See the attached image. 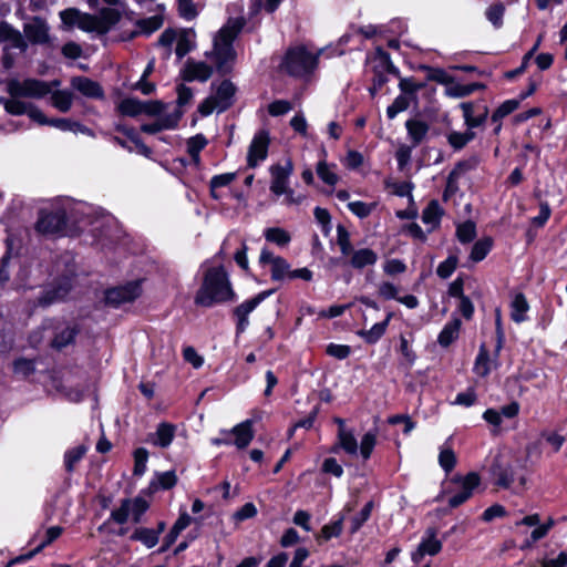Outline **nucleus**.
Returning a JSON list of instances; mask_svg holds the SVG:
<instances>
[{
    "label": "nucleus",
    "instance_id": "obj_1",
    "mask_svg": "<svg viewBox=\"0 0 567 567\" xmlns=\"http://www.w3.org/2000/svg\"><path fill=\"white\" fill-rule=\"evenodd\" d=\"M6 91L9 97L0 96V105L9 115H27L31 121H43L41 109L23 99L45 97L51 92V84L34 78L10 79L6 83Z\"/></svg>",
    "mask_w": 567,
    "mask_h": 567
},
{
    "label": "nucleus",
    "instance_id": "obj_2",
    "mask_svg": "<svg viewBox=\"0 0 567 567\" xmlns=\"http://www.w3.org/2000/svg\"><path fill=\"white\" fill-rule=\"evenodd\" d=\"M234 297L228 276L223 267H213L204 274L203 282L196 292L194 302L199 307H212L226 302Z\"/></svg>",
    "mask_w": 567,
    "mask_h": 567
},
{
    "label": "nucleus",
    "instance_id": "obj_3",
    "mask_svg": "<svg viewBox=\"0 0 567 567\" xmlns=\"http://www.w3.org/2000/svg\"><path fill=\"white\" fill-rule=\"evenodd\" d=\"M244 21L241 19H233L223 27L214 39V48L206 56L212 59L220 73H227L231 69L236 53L233 42L241 31Z\"/></svg>",
    "mask_w": 567,
    "mask_h": 567
},
{
    "label": "nucleus",
    "instance_id": "obj_4",
    "mask_svg": "<svg viewBox=\"0 0 567 567\" xmlns=\"http://www.w3.org/2000/svg\"><path fill=\"white\" fill-rule=\"evenodd\" d=\"M318 58V54H312L303 47H298L287 51L281 66L288 74L301 78L317 68Z\"/></svg>",
    "mask_w": 567,
    "mask_h": 567
},
{
    "label": "nucleus",
    "instance_id": "obj_5",
    "mask_svg": "<svg viewBox=\"0 0 567 567\" xmlns=\"http://www.w3.org/2000/svg\"><path fill=\"white\" fill-rule=\"evenodd\" d=\"M235 94L236 86L229 80H224L217 86L215 94L207 97L198 110L204 116L212 114L214 111L224 112L233 105Z\"/></svg>",
    "mask_w": 567,
    "mask_h": 567
},
{
    "label": "nucleus",
    "instance_id": "obj_6",
    "mask_svg": "<svg viewBox=\"0 0 567 567\" xmlns=\"http://www.w3.org/2000/svg\"><path fill=\"white\" fill-rule=\"evenodd\" d=\"M451 483L455 486V492L449 498V505L455 508L473 496L474 491L481 484V477L476 472H470L464 476L455 475Z\"/></svg>",
    "mask_w": 567,
    "mask_h": 567
},
{
    "label": "nucleus",
    "instance_id": "obj_7",
    "mask_svg": "<svg viewBox=\"0 0 567 567\" xmlns=\"http://www.w3.org/2000/svg\"><path fill=\"white\" fill-rule=\"evenodd\" d=\"M270 135L267 130H259L252 137L247 153V165L255 168L268 155Z\"/></svg>",
    "mask_w": 567,
    "mask_h": 567
},
{
    "label": "nucleus",
    "instance_id": "obj_8",
    "mask_svg": "<svg viewBox=\"0 0 567 567\" xmlns=\"http://www.w3.org/2000/svg\"><path fill=\"white\" fill-rule=\"evenodd\" d=\"M141 285L138 281L117 286L106 290L105 302L110 306L118 307L123 303L134 301L141 295Z\"/></svg>",
    "mask_w": 567,
    "mask_h": 567
},
{
    "label": "nucleus",
    "instance_id": "obj_9",
    "mask_svg": "<svg viewBox=\"0 0 567 567\" xmlns=\"http://www.w3.org/2000/svg\"><path fill=\"white\" fill-rule=\"evenodd\" d=\"M293 172V165L290 159L285 164H276L270 167L271 183L270 190L276 195H284L289 188V178Z\"/></svg>",
    "mask_w": 567,
    "mask_h": 567
},
{
    "label": "nucleus",
    "instance_id": "obj_10",
    "mask_svg": "<svg viewBox=\"0 0 567 567\" xmlns=\"http://www.w3.org/2000/svg\"><path fill=\"white\" fill-rule=\"evenodd\" d=\"M65 223L66 214L63 209H58L54 213L41 210L37 221V230L45 235L56 234L63 229Z\"/></svg>",
    "mask_w": 567,
    "mask_h": 567
},
{
    "label": "nucleus",
    "instance_id": "obj_11",
    "mask_svg": "<svg viewBox=\"0 0 567 567\" xmlns=\"http://www.w3.org/2000/svg\"><path fill=\"white\" fill-rule=\"evenodd\" d=\"M272 293V290H267L258 293L254 298L246 300L245 302L237 306L234 310V315L236 316L237 322V332H244L249 324L248 316L252 312L256 307L264 301L267 297Z\"/></svg>",
    "mask_w": 567,
    "mask_h": 567
},
{
    "label": "nucleus",
    "instance_id": "obj_12",
    "mask_svg": "<svg viewBox=\"0 0 567 567\" xmlns=\"http://www.w3.org/2000/svg\"><path fill=\"white\" fill-rule=\"evenodd\" d=\"M50 28L47 21L40 17H33L23 25V32L28 41L33 44H45L50 41Z\"/></svg>",
    "mask_w": 567,
    "mask_h": 567
},
{
    "label": "nucleus",
    "instance_id": "obj_13",
    "mask_svg": "<svg viewBox=\"0 0 567 567\" xmlns=\"http://www.w3.org/2000/svg\"><path fill=\"white\" fill-rule=\"evenodd\" d=\"M213 75V68L205 62L188 59L181 71L184 81L206 82Z\"/></svg>",
    "mask_w": 567,
    "mask_h": 567
},
{
    "label": "nucleus",
    "instance_id": "obj_14",
    "mask_svg": "<svg viewBox=\"0 0 567 567\" xmlns=\"http://www.w3.org/2000/svg\"><path fill=\"white\" fill-rule=\"evenodd\" d=\"M71 86L73 90L81 93L83 96L89 99H103L104 91L102 86L96 82L86 76H73L71 79Z\"/></svg>",
    "mask_w": 567,
    "mask_h": 567
},
{
    "label": "nucleus",
    "instance_id": "obj_15",
    "mask_svg": "<svg viewBox=\"0 0 567 567\" xmlns=\"http://www.w3.org/2000/svg\"><path fill=\"white\" fill-rule=\"evenodd\" d=\"M42 117H43V121H34V122L39 125L53 126V127H56L64 132L69 131V132L82 133V134L93 136V132L89 127L82 125L81 123H79L76 121H72L70 118H48L43 112H42Z\"/></svg>",
    "mask_w": 567,
    "mask_h": 567
},
{
    "label": "nucleus",
    "instance_id": "obj_16",
    "mask_svg": "<svg viewBox=\"0 0 567 567\" xmlns=\"http://www.w3.org/2000/svg\"><path fill=\"white\" fill-rule=\"evenodd\" d=\"M349 257L350 266L359 270L364 267L374 266L379 259L378 254L371 248L353 249Z\"/></svg>",
    "mask_w": 567,
    "mask_h": 567
},
{
    "label": "nucleus",
    "instance_id": "obj_17",
    "mask_svg": "<svg viewBox=\"0 0 567 567\" xmlns=\"http://www.w3.org/2000/svg\"><path fill=\"white\" fill-rule=\"evenodd\" d=\"M181 116L182 114L179 112L162 115L153 123L143 124L141 130L147 134H155L163 130H171L176 127Z\"/></svg>",
    "mask_w": 567,
    "mask_h": 567
},
{
    "label": "nucleus",
    "instance_id": "obj_18",
    "mask_svg": "<svg viewBox=\"0 0 567 567\" xmlns=\"http://www.w3.org/2000/svg\"><path fill=\"white\" fill-rule=\"evenodd\" d=\"M468 168V163L460 162L450 172L446 181V187L443 192V200H449L450 197L458 192V179Z\"/></svg>",
    "mask_w": 567,
    "mask_h": 567
},
{
    "label": "nucleus",
    "instance_id": "obj_19",
    "mask_svg": "<svg viewBox=\"0 0 567 567\" xmlns=\"http://www.w3.org/2000/svg\"><path fill=\"white\" fill-rule=\"evenodd\" d=\"M231 433L235 435L234 444L238 449H245L254 439L252 421L246 420L233 427Z\"/></svg>",
    "mask_w": 567,
    "mask_h": 567
},
{
    "label": "nucleus",
    "instance_id": "obj_20",
    "mask_svg": "<svg viewBox=\"0 0 567 567\" xmlns=\"http://www.w3.org/2000/svg\"><path fill=\"white\" fill-rule=\"evenodd\" d=\"M444 210L437 200H431L422 212V221L429 226V231L440 226Z\"/></svg>",
    "mask_w": 567,
    "mask_h": 567
},
{
    "label": "nucleus",
    "instance_id": "obj_21",
    "mask_svg": "<svg viewBox=\"0 0 567 567\" xmlns=\"http://www.w3.org/2000/svg\"><path fill=\"white\" fill-rule=\"evenodd\" d=\"M442 542L437 539V530L433 527H429L417 547L425 555L435 556L442 550Z\"/></svg>",
    "mask_w": 567,
    "mask_h": 567
},
{
    "label": "nucleus",
    "instance_id": "obj_22",
    "mask_svg": "<svg viewBox=\"0 0 567 567\" xmlns=\"http://www.w3.org/2000/svg\"><path fill=\"white\" fill-rule=\"evenodd\" d=\"M495 365L496 361L491 360L486 346L481 344L473 367L474 373L478 377L485 378L489 374L492 368Z\"/></svg>",
    "mask_w": 567,
    "mask_h": 567
},
{
    "label": "nucleus",
    "instance_id": "obj_23",
    "mask_svg": "<svg viewBox=\"0 0 567 567\" xmlns=\"http://www.w3.org/2000/svg\"><path fill=\"white\" fill-rule=\"evenodd\" d=\"M72 285L69 279L64 280L58 287L47 290L43 296L39 299V305L49 306L53 302L63 300L71 290Z\"/></svg>",
    "mask_w": 567,
    "mask_h": 567
},
{
    "label": "nucleus",
    "instance_id": "obj_24",
    "mask_svg": "<svg viewBox=\"0 0 567 567\" xmlns=\"http://www.w3.org/2000/svg\"><path fill=\"white\" fill-rule=\"evenodd\" d=\"M405 127L410 138L412 140V146L420 145L426 137L429 132V125L420 120H408Z\"/></svg>",
    "mask_w": 567,
    "mask_h": 567
},
{
    "label": "nucleus",
    "instance_id": "obj_25",
    "mask_svg": "<svg viewBox=\"0 0 567 567\" xmlns=\"http://www.w3.org/2000/svg\"><path fill=\"white\" fill-rule=\"evenodd\" d=\"M78 332L79 329L76 328V326L65 324L63 327H60L58 328L55 336L52 339L51 346L55 349H62L74 341Z\"/></svg>",
    "mask_w": 567,
    "mask_h": 567
},
{
    "label": "nucleus",
    "instance_id": "obj_26",
    "mask_svg": "<svg viewBox=\"0 0 567 567\" xmlns=\"http://www.w3.org/2000/svg\"><path fill=\"white\" fill-rule=\"evenodd\" d=\"M529 305L523 293H516L511 302V318L516 323H522L527 320V311Z\"/></svg>",
    "mask_w": 567,
    "mask_h": 567
},
{
    "label": "nucleus",
    "instance_id": "obj_27",
    "mask_svg": "<svg viewBox=\"0 0 567 567\" xmlns=\"http://www.w3.org/2000/svg\"><path fill=\"white\" fill-rule=\"evenodd\" d=\"M74 94L69 90H55L51 94V104L62 113H68L73 105Z\"/></svg>",
    "mask_w": 567,
    "mask_h": 567
},
{
    "label": "nucleus",
    "instance_id": "obj_28",
    "mask_svg": "<svg viewBox=\"0 0 567 567\" xmlns=\"http://www.w3.org/2000/svg\"><path fill=\"white\" fill-rule=\"evenodd\" d=\"M461 324L462 322L458 318H454L447 322L440 332L437 342L442 347H449L454 340L457 339Z\"/></svg>",
    "mask_w": 567,
    "mask_h": 567
},
{
    "label": "nucleus",
    "instance_id": "obj_29",
    "mask_svg": "<svg viewBox=\"0 0 567 567\" xmlns=\"http://www.w3.org/2000/svg\"><path fill=\"white\" fill-rule=\"evenodd\" d=\"M62 533V528L59 526H52L47 530L45 534V540H43L34 550H31L30 553L25 555H21L17 557L16 559H12L10 564H16L20 561H25L30 558H32L35 554H38L42 548H44L47 545L51 544L53 540H55Z\"/></svg>",
    "mask_w": 567,
    "mask_h": 567
},
{
    "label": "nucleus",
    "instance_id": "obj_30",
    "mask_svg": "<svg viewBox=\"0 0 567 567\" xmlns=\"http://www.w3.org/2000/svg\"><path fill=\"white\" fill-rule=\"evenodd\" d=\"M492 473L495 477V484L499 487L508 488L514 482V472L511 466H502L495 463L492 467Z\"/></svg>",
    "mask_w": 567,
    "mask_h": 567
},
{
    "label": "nucleus",
    "instance_id": "obj_31",
    "mask_svg": "<svg viewBox=\"0 0 567 567\" xmlns=\"http://www.w3.org/2000/svg\"><path fill=\"white\" fill-rule=\"evenodd\" d=\"M378 68H380V72L375 70V74H374V79H373L374 87L375 86L381 87L384 83H386L388 78L382 72H386V73H391V74H395V75L399 74L398 69L392 64V62L390 61V56L388 54L382 55Z\"/></svg>",
    "mask_w": 567,
    "mask_h": 567
},
{
    "label": "nucleus",
    "instance_id": "obj_32",
    "mask_svg": "<svg viewBox=\"0 0 567 567\" xmlns=\"http://www.w3.org/2000/svg\"><path fill=\"white\" fill-rule=\"evenodd\" d=\"M206 145L207 140L202 134L195 135L187 141V153L189 154L192 163L195 167H199V153Z\"/></svg>",
    "mask_w": 567,
    "mask_h": 567
},
{
    "label": "nucleus",
    "instance_id": "obj_33",
    "mask_svg": "<svg viewBox=\"0 0 567 567\" xmlns=\"http://www.w3.org/2000/svg\"><path fill=\"white\" fill-rule=\"evenodd\" d=\"M338 442L339 446L350 455H357L358 453V442L354 434L349 430L340 429L338 431Z\"/></svg>",
    "mask_w": 567,
    "mask_h": 567
},
{
    "label": "nucleus",
    "instance_id": "obj_34",
    "mask_svg": "<svg viewBox=\"0 0 567 567\" xmlns=\"http://www.w3.org/2000/svg\"><path fill=\"white\" fill-rule=\"evenodd\" d=\"M175 435V426L169 423H161L155 432L154 444L161 447H167Z\"/></svg>",
    "mask_w": 567,
    "mask_h": 567
},
{
    "label": "nucleus",
    "instance_id": "obj_35",
    "mask_svg": "<svg viewBox=\"0 0 567 567\" xmlns=\"http://www.w3.org/2000/svg\"><path fill=\"white\" fill-rule=\"evenodd\" d=\"M103 34L107 33L121 19V13L116 9L103 8L97 14Z\"/></svg>",
    "mask_w": 567,
    "mask_h": 567
},
{
    "label": "nucleus",
    "instance_id": "obj_36",
    "mask_svg": "<svg viewBox=\"0 0 567 567\" xmlns=\"http://www.w3.org/2000/svg\"><path fill=\"white\" fill-rule=\"evenodd\" d=\"M493 246V239L491 237H485L480 240H477L471 250L470 259L474 262L482 261Z\"/></svg>",
    "mask_w": 567,
    "mask_h": 567
},
{
    "label": "nucleus",
    "instance_id": "obj_37",
    "mask_svg": "<svg viewBox=\"0 0 567 567\" xmlns=\"http://www.w3.org/2000/svg\"><path fill=\"white\" fill-rule=\"evenodd\" d=\"M131 539L141 542L147 548H153L158 543L159 537L154 529L140 527L132 534Z\"/></svg>",
    "mask_w": 567,
    "mask_h": 567
},
{
    "label": "nucleus",
    "instance_id": "obj_38",
    "mask_svg": "<svg viewBox=\"0 0 567 567\" xmlns=\"http://www.w3.org/2000/svg\"><path fill=\"white\" fill-rule=\"evenodd\" d=\"M461 107L463 110L465 124L468 126V128H474L482 125L487 116L486 110H484V112L480 115H474V106L472 103H462Z\"/></svg>",
    "mask_w": 567,
    "mask_h": 567
},
{
    "label": "nucleus",
    "instance_id": "obj_39",
    "mask_svg": "<svg viewBox=\"0 0 567 567\" xmlns=\"http://www.w3.org/2000/svg\"><path fill=\"white\" fill-rule=\"evenodd\" d=\"M192 37H194L193 31H183L178 35L175 49V53L178 59H183L193 49L194 43Z\"/></svg>",
    "mask_w": 567,
    "mask_h": 567
},
{
    "label": "nucleus",
    "instance_id": "obj_40",
    "mask_svg": "<svg viewBox=\"0 0 567 567\" xmlns=\"http://www.w3.org/2000/svg\"><path fill=\"white\" fill-rule=\"evenodd\" d=\"M265 238L278 246H286L291 239L289 233L279 227L267 228L265 230Z\"/></svg>",
    "mask_w": 567,
    "mask_h": 567
},
{
    "label": "nucleus",
    "instance_id": "obj_41",
    "mask_svg": "<svg viewBox=\"0 0 567 567\" xmlns=\"http://www.w3.org/2000/svg\"><path fill=\"white\" fill-rule=\"evenodd\" d=\"M456 237L463 243H471L476 237V226L472 220L460 224L456 228Z\"/></svg>",
    "mask_w": 567,
    "mask_h": 567
},
{
    "label": "nucleus",
    "instance_id": "obj_42",
    "mask_svg": "<svg viewBox=\"0 0 567 567\" xmlns=\"http://www.w3.org/2000/svg\"><path fill=\"white\" fill-rule=\"evenodd\" d=\"M86 453V447L84 445H79L65 452L64 454V464L68 472H73L75 464L84 456Z\"/></svg>",
    "mask_w": 567,
    "mask_h": 567
},
{
    "label": "nucleus",
    "instance_id": "obj_43",
    "mask_svg": "<svg viewBox=\"0 0 567 567\" xmlns=\"http://www.w3.org/2000/svg\"><path fill=\"white\" fill-rule=\"evenodd\" d=\"M337 244L343 256H349L353 250L350 234L343 225L337 226Z\"/></svg>",
    "mask_w": 567,
    "mask_h": 567
},
{
    "label": "nucleus",
    "instance_id": "obj_44",
    "mask_svg": "<svg viewBox=\"0 0 567 567\" xmlns=\"http://www.w3.org/2000/svg\"><path fill=\"white\" fill-rule=\"evenodd\" d=\"M290 265L282 257H277L271 266V278L274 280H282L285 278L290 279Z\"/></svg>",
    "mask_w": 567,
    "mask_h": 567
},
{
    "label": "nucleus",
    "instance_id": "obj_45",
    "mask_svg": "<svg viewBox=\"0 0 567 567\" xmlns=\"http://www.w3.org/2000/svg\"><path fill=\"white\" fill-rule=\"evenodd\" d=\"M118 111L123 115L136 116L143 113V102L135 99H125L120 103Z\"/></svg>",
    "mask_w": 567,
    "mask_h": 567
},
{
    "label": "nucleus",
    "instance_id": "obj_46",
    "mask_svg": "<svg viewBox=\"0 0 567 567\" xmlns=\"http://www.w3.org/2000/svg\"><path fill=\"white\" fill-rule=\"evenodd\" d=\"M439 464L447 474L453 471L456 464V456L452 449L446 446L441 447Z\"/></svg>",
    "mask_w": 567,
    "mask_h": 567
},
{
    "label": "nucleus",
    "instance_id": "obj_47",
    "mask_svg": "<svg viewBox=\"0 0 567 567\" xmlns=\"http://www.w3.org/2000/svg\"><path fill=\"white\" fill-rule=\"evenodd\" d=\"M377 207L375 203H364L361 200L348 203L349 210L359 218L368 217Z\"/></svg>",
    "mask_w": 567,
    "mask_h": 567
},
{
    "label": "nucleus",
    "instance_id": "obj_48",
    "mask_svg": "<svg viewBox=\"0 0 567 567\" xmlns=\"http://www.w3.org/2000/svg\"><path fill=\"white\" fill-rule=\"evenodd\" d=\"M163 25V18L159 16H153L146 19H142L137 22V27L141 33L150 35Z\"/></svg>",
    "mask_w": 567,
    "mask_h": 567
},
{
    "label": "nucleus",
    "instance_id": "obj_49",
    "mask_svg": "<svg viewBox=\"0 0 567 567\" xmlns=\"http://www.w3.org/2000/svg\"><path fill=\"white\" fill-rule=\"evenodd\" d=\"M386 330V322H379L371 327L369 330L360 331L359 334L368 342L375 343Z\"/></svg>",
    "mask_w": 567,
    "mask_h": 567
},
{
    "label": "nucleus",
    "instance_id": "obj_50",
    "mask_svg": "<svg viewBox=\"0 0 567 567\" xmlns=\"http://www.w3.org/2000/svg\"><path fill=\"white\" fill-rule=\"evenodd\" d=\"M505 7L502 3H495L486 9L485 16L487 20L495 27L501 28L503 24V16Z\"/></svg>",
    "mask_w": 567,
    "mask_h": 567
},
{
    "label": "nucleus",
    "instance_id": "obj_51",
    "mask_svg": "<svg viewBox=\"0 0 567 567\" xmlns=\"http://www.w3.org/2000/svg\"><path fill=\"white\" fill-rule=\"evenodd\" d=\"M79 28L86 32H97L103 34V28H101L97 16L84 14L79 21Z\"/></svg>",
    "mask_w": 567,
    "mask_h": 567
},
{
    "label": "nucleus",
    "instance_id": "obj_52",
    "mask_svg": "<svg viewBox=\"0 0 567 567\" xmlns=\"http://www.w3.org/2000/svg\"><path fill=\"white\" fill-rule=\"evenodd\" d=\"M130 515H131V499L125 498L121 502V505L118 508L113 509L111 512V519H113L117 524H124L127 522Z\"/></svg>",
    "mask_w": 567,
    "mask_h": 567
},
{
    "label": "nucleus",
    "instance_id": "obj_53",
    "mask_svg": "<svg viewBox=\"0 0 567 567\" xmlns=\"http://www.w3.org/2000/svg\"><path fill=\"white\" fill-rule=\"evenodd\" d=\"M317 174L322 182L330 186H334L338 183V175L330 168L326 162H319L317 165Z\"/></svg>",
    "mask_w": 567,
    "mask_h": 567
},
{
    "label": "nucleus",
    "instance_id": "obj_54",
    "mask_svg": "<svg viewBox=\"0 0 567 567\" xmlns=\"http://www.w3.org/2000/svg\"><path fill=\"white\" fill-rule=\"evenodd\" d=\"M148 507V503L143 497H135L134 499H131V515L135 524L141 522L142 516Z\"/></svg>",
    "mask_w": 567,
    "mask_h": 567
},
{
    "label": "nucleus",
    "instance_id": "obj_55",
    "mask_svg": "<svg viewBox=\"0 0 567 567\" xmlns=\"http://www.w3.org/2000/svg\"><path fill=\"white\" fill-rule=\"evenodd\" d=\"M519 105V102L517 100H507L503 102L497 110L492 115L493 122H498L503 117L507 116L508 114L513 113Z\"/></svg>",
    "mask_w": 567,
    "mask_h": 567
},
{
    "label": "nucleus",
    "instance_id": "obj_56",
    "mask_svg": "<svg viewBox=\"0 0 567 567\" xmlns=\"http://www.w3.org/2000/svg\"><path fill=\"white\" fill-rule=\"evenodd\" d=\"M377 444V434L368 432L363 435L360 443V454L363 460L370 458L372 451Z\"/></svg>",
    "mask_w": 567,
    "mask_h": 567
},
{
    "label": "nucleus",
    "instance_id": "obj_57",
    "mask_svg": "<svg viewBox=\"0 0 567 567\" xmlns=\"http://www.w3.org/2000/svg\"><path fill=\"white\" fill-rule=\"evenodd\" d=\"M6 42H10L11 48L19 49L21 52H25L28 49V42L24 37L13 27H10Z\"/></svg>",
    "mask_w": 567,
    "mask_h": 567
},
{
    "label": "nucleus",
    "instance_id": "obj_58",
    "mask_svg": "<svg viewBox=\"0 0 567 567\" xmlns=\"http://www.w3.org/2000/svg\"><path fill=\"white\" fill-rule=\"evenodd\" d=\"M373 508V503L368 502L364 507L351 520V533L358 532L361 526L369 519Z\"/></svg>",
    "mask_w": 567,
    "mask_h": 567
},
{
    "label": "nucleus",
    "instance_id": "obj_59",
    "mask_svg": "<svg viewBox=\"0 0 567 567\" xmlns=\"http://www.w3.org/2000/svg\"><path fill=\"white\" fill-rule=\"evenodd\" d=\"M457 262H458V260H457L456 256H450L449 258H446L444 261H442L437 266V268H436L437 276L443 279L449 278L456 269Z\"/></svg>",
    "mask_w": 567,
    "mask_h": 567
},
{
    "label": "nucleus",
    "instance_id": "obj_60",
    "mask_svg": "<svg viewBox=\"0 0 567 567\" xmlns=\"http://www.w3.org/2000/svg\"><path fill=\"white\" fill-rule=\"evenodd\" d=\"M147 458H148V452L146 449L140 447L134 452V460H135L134 474L135 475L141 476L144 474V472L146 470Z\"/></svg>",
    "mask_w": 567,
    "mask_h": 567
},
{
    "label": "nucleus",
    "instance_id": "obj_61",
    "mask_svg": "<svg viewBox=\"0 0 567 567\" xmlns=\"http://www.w3.org/2000/svg\"><path fill=\"white\" fill-rule=\"evenodd\" d=\"M236 177L235 173H225L220 175H216L210 179V190L212 195L217 198L216 188L224 187L229 185Z\"/></svg>",
    "mask_w": 567,
    "mask_h": 567
},
{
    "label": "nucleus",
    "instance_id": "obj_62",
    "mask_svg": "<svg viewBox=\"0 0 567 567\" xmlns=\"http://www.w3.org/2000/svg\"><path fill=\"white\" fill-rule=\"evenodd\" d=\"M292 110V104L286 100H277L268 105V112L271 116H280Z\"/></svg>",
    "mask_w": 567,
    "mask_h": 567
},
{
    "label": "nucleus",
    "instance_id": "obj_63",
    "mask_svg": "<svg viewBox=\"0 0 567 567\" xmlns=\"http://www.w3.org/2000/svg\"><path fill=\"white\" fill-rule=\"evenodd\" d=\"M378 293L381 298L385 300H396L399 297V288L394 286L392 282L383 281L378 287Z\"/></svg>",
    "mask_w": 567,
    "mask_h": 567
},
{
    "label": "nucleus",
    "instance_id": "obj_64",
    "mask_svg": "<svg viewBox=\"0 0 567 567\" xmlns=\"http://www.w3.org/2000/svg\"><path fill=\"white\" fill-rule=\"evenodd\" d=\"M178 1V12L182 18L186 20H192L197 16V10L195 4L190 0H177Z\"/></svg>",
    "mask_w": 567,
    "mask_h": 567
}]
</instances>
